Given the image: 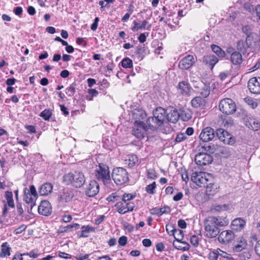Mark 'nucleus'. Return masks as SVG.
<instances>
[{
  "mask_svg": "<svg viewBox=\"0 0 260 260\" xmlns=\"http://www.w3.org/2000/svg\"><path fill=\"white\" fill-rule=\"evenodd\" d=\"M226 218L209 216L204 220L205 236L208 238H214L218 235L220 230L218 226H224L228 224Z\"/></svg>",
  "mask_w": 260,
  "mask_h": 260,
  "instance_id": "f257e3e1",
  "label": "nucleus"
},
{
  "mask_svg": "<svg viewBox=\"0 0 260 260\" xmlns=\"http://www.w3.org/2000/svg\"><path fill=\"white\" fill-rule=\"evenodd\" d=\"M85 177L81 172L75 171L65 174L63 176V182L67 185L76 188L82 187L85 182Z\"/></svg>",
  "mask_w": 260,
  "mask_h": 260,
  "instance_id": "f03ea898",
  "label": "nucleus"
},
{
  "mask_svg": "<svg viewBox=\"0 0 260 260\" xmlns=\"http://www.w3.org/2000/svg\"><path fill=\"white\" fill-rule=\"evenodd\" d=\"M153 116L149 117L147 120V124L151 129H155L160 126L166 121L167 111L158 107L153 111Z\"/></svg>",
  "mask_w": 260,
  "mask_h": 260,
  "instance_id": "7ed1b4c3",
  "label": "nucleus"
},
{
  "mask_svg": "<svg viewBox=\"0 0 260 260\" xmlns=\"http://www.w3.org/2000/svg\"><path fill=\"white\" fill-rule=\"evenodd\" d=\"M94 176L99 181H102L104 184L108 183L110 181L109 167L104 164H100L94 170Z\"/></svg>",
  "mask_w": 260,
  "mask_h": 260,
  "instance_id": "20e7f679",
  "label": "nucleus"
},
{
  "mask_svg": "<svg viewBox=\"0 0 260 260\" xmlns=\"http://www.w3.org/2000/svg\"><path fill=\"white\" fill-rule=\"evenodd\" d=\"M112 177L114 182L118 185H121L127 183L129 180L128 172L123 168L114 169Z\"/></svg>",
  "mask_w": 260,
  "mask_h": 260,
  "instance_id": "39448f33",
  "label": "nucleus"
},
{
  "mask_svg": "<svg viewBox=\"0 0 260 260\" xmlns=\"http://www.w3.org/2000/svg\"><path fill=\"white\" fill-rule=\"evenodd\" d=\"M23 200L24 201L29 204L30 209L36 205V202L38 198V194L34 185L30 186L29 189L25 187L23 190Z\"/></svg>",
  "mask_w": 260,
  "mask_h": 260,
  "instance_id": "423d86ee",
  "label": "nucleus"
},
{
  "mask_svg": "<svg viewBox=\"0 0 260 260\" xmlns=\"http://www.w3.org/2000/svg\"><path fill=\"white\" fill-rule=\"evenodd\" d=\"M219 108L223 113L227 115L232 114L236 111V105L233 100L225 98L220 102Z\"/></svg>",
  "mask_w": 260,
  "mask_h": 260,
  "instance_id": "0eeeda50",
  "label": "nucleus"
},
{
  "mask_svg": "<svg viewBox=\"0 0 260 260\" xmlns=\"http://www.w3.org/2000/svg\"><path fill=\"white\" fill-rule=\"evenodd\" d=\"M199 182H197V185L200 187H206V192L212 190L214 184L211 182L212 176L206 172H199Z\"/></svg>",
  "mask_w": 260,
  "mask_h": 260,
  "instance_id": "6e6552de",
  "label": "nucleus"
},
{
  "mask_svg": "<svg viewBox=\"0 0 260 260\" xmlns=\"http://www.w3.org/2000/svg\"><path fill=\"white\" fill-rule=\"evenodd\" d=\"M216 134L218 139L225 144L233 145L235 142V138L223 128L217 129Z\"/></svg>",
  "mask_w": 260,
  "mask_h": 260,
  "instance_id": "1a4fd4ad",
  "label": "nucleus"
},
{
  "mask_svg": "<svg viewBox=\"0 0 260 260\" xmlns=\"http://www.w3.org/2000/svg\"><path fill=\"white\" fill-rule=\"evenodd\" d=\"M115 206L117 208V212L119 213L123 214L133 211L135 205L133 202H126L122 201L117 202Z\"/></svg>",
  "mask_w": 260,
  "mask_h": 260,
  "instance_id": "9d476101",
  "label": "nucleus"
},
{
  "mask_svg": "<svg viewBox=\"0 0 260 260\" xmlns=\"http://www.w3.org/2000/svg\"><path fill=\"white\" fill-rule=\"evenodd\" d=\"M147 131V126L142 121H136L133 130V134L138 139L144 137V133Z\"/></svg>",
  "mask_w": 260,
  "mask_h": 260,
  "instance_id": "9b49d317",
  "label": "nucleus"
},
{
  "mask_svg": "<svg viewBox=\"0 0 260 260\" xmlns=\"http://www.w3.org/2000/svg\"><path fill=\"white\" fill-rule=\"evenodd\" d=\"M215 131L211 127L207 126L203 128L200 135V139L204 142L212 141L215 137Z\"/></svg>",
  "mask_w": 260,
  "mask_h": 260,
  "instance_id": "f8f14e48",
  "label": "nucleus"
},
{
  "mask_svg": "<svg viewBox=\"0 0 260 260\" xmlns=\"http://www.w3.org/2000/svg\"><path fill=\"white\" fill-rule=\"evenodd\" d=\"M213 161L211 155L206 153H199L195 157V161L199 166H206Z\"/></svg>",
  "mask_w": 260,
  "mask_h": 260,
  "instance_id": "ddd939ff",
  "label": "nucleus"
},
{
  "mask_svg": "<svg viewBox=\"0 0 260 260\" xmlns=\"http://www.w3.org/2000/svg\"><path fill=\"white\" fill-rule=\"evenodd\" d=\"M100 186L94 180H91L85 188V194L89 197H93L99 192Z\"/></svg>",
  "mask_w": 260,
  "mask_h": 260,
  "instance_id": "4468645a",
  "label": "nucleus"
},
{
  "mask_svg": "<svg viewBox=\"0 0 260 260\" xmlns=\"http://www.w3.org/2000/svg\"><path fill=\"white\" fill-rule=\"evenodd\" d=\"M192 90V87L190 85L189 83L187 81H182L180 82L178 84V92L183 96H190Z\"/></svg>",
  "mask_w": 260,
  "mask_h": 260,
  "instance_id": "2eb2a0df",
  "label": "nucleus"
},
{
  "mask_svg": "<svg viewBox=\"0 0 260 260\" xmlns=\"http://www.w3.org/2000/svg\"><path fill=\"white\" fill-rule=\"evenodd\" d=\"M235 238L234 232L231 230L223 231L218 236V241L222 244H226L231 242Z\"/></svg>",
  "mask_w": 260,
  "mask_h": 260,
  "instance_id": "dca6fc26",
  "label": "nucleus"
},
{
  "mask_svg": "<svg viewBox=\"0 0 260 260\" xmlns=\"http://www.w3.org/2000/svg\"><path fill=\"white\" fill-rule=\"evenodd\" d=\"M195 61L192 55H187L179 61L178 66L181 70H188L192 67Z\"/></svg>",
  "mask_w": 260,
  "mask_h": 260,
  "instance_id": "f3484780",
  "label": "nucleus"
},
{
  "mask_svg": "<svg viewBox=\"0 0 260 260\" xmlns=\"http://www.w3.org/2000/svg\"><path fill=\"white\" fill-rule=\"evenodd\" d=\"M248 87L249 91L253 94L260 93V77H253L251 78L248 83Z\"/></svg>",
  "mask_w": 260,
  "mask_h": 260,
  "instance_id": "a211bd4d",
  "label": "nucleus"
},
{
  "mask_svg": "<svg viewBox=\"0 0 260 260\" xmlns=\"http://www.w3.org/2000/svg\"><path fill=\"white\" fill-rule=\"evenodd\" d=\"M51 212L52 207L50 202L46 200L41 202L38 207L39 213L44 216H48Z\"/></svg>",
  "mask_w": 260,
  "mask_h": 260,
  "instance_id": "6ab92c4d",
  "label": "nucleus"
},
{
  "mask_svg": "<svg viewBox=\"0 0 260 260\" xmlns=\"http://www.w3.org/2000/svg\"><path fill=\"white\" fill-rule=\"evenodd\" d=\"M74 196L73 191L69 188H63L59 191L58 198L60 202H68L72 200Z\"/></svg>",
  "mask_w": 260,
  "mask_h": 260,
  "instance_id": "aec40b11",
  "label": "nucleus"
},
{
  "mask_svg": "<svg viewBox=\"0 0 260 260\" xmlns=\"http://www.w3.org/2000/svg\"><path fill=\"white\" fill-rule=\"evenodd\" d=\"M247 246V241L243 237H239L237 238L233 249L235 252H239L246 249Z\"/></svg>",
  "mask_w": 260,
  "mask_h": 260,
  "instance_id": "412c9836",
  "label": "nucleus"
},
{
  "mask_svg": "<svg viewBox=\"0 0 260 260\" xmlns=\"http://www.w3.org/2000/svg\"><path fill=\"white\" fill-rule=\"evenodd\" d=\"M179 115L176 109H171L169 113L167 112L166 120L170 122L176 123L179 119Z\"/></svg>",
  "mask_w": 260,
  "mask_h": 260,
  "instance_id": "4be33fe9",
  "label": "nucleus"
},
{
  "mask_svg": "<svg viewBox=\"0 0 260 260\" xmlns=\"http://www.w3.org/2000/svg\"><path fill=\"white\" fill-rule=\"evenodd\" d=\"M245 123L247 127L253 131H257L260 127V123L253 118H246Z\"/></svg>",
  "mask_w": 260,
  "mask_h": 260,
  "instance_id": "5701e85b",
  "label": "nucleus"
},
{
  "mask_svg": "<svg viewBox=\"0 0 260 260\" xmlns=\"http://www.w3.org/2000/svg\"><path fill=\"white\" fill-rule=\"evenodd\" d=\"M53 185L50 183H45L42 185L39 189L41 196H47L52 191Z\"/></svg>",
  "mask_w": 260,
  "mask_h": 260,
  "instance_id": "b1692460",
  "label": "nucleus"
},
{
  "mask_svg": "<svg viewBox=\"0 0 260 260\" xmlns=\"http://www.w3.org/2000/svg\"><path fill=\"white\" fill-rule=\"evenodd\" d=\"M206 104L205 100L201 96H197L194 97L191 101V105L194 108H202L205 106Z\"/></svg>",
  "mask_w": 260,
  "mask_h": 260,
  "instance_id": "393cba45",
  "label": "nucleus"
},
{
  "mask_svg": "<svg viewBox=\"0 0 260 260\" xmlns=\"http://www.w3.org/2000/svg\"><path fill=\"white\" fill-rule=\"evenodd\" d=\"M203 61L211 66V69H212L218 61V59L214 55H209L204 57Z\"/></svg>",
  "mask_w": 260,
  "mask_h": 260,
  "instance_id": "a878e982",
  "label": "nucleus"
},
{
  "mask_svg": "<svg viewBox=\"0 0 260 260\" xmlns=\"http://www.w3.org/2000/svg\"><path fill=\"white\" fill-rule=\"evenodd\" d=\"M245 225V221L244 219L239 218L235 219L232 222V226L235 230H240L243 229Z\"/></svg>",
  "mask_w": 260,
  "mask_h": 260,
  "instance_id": "bb28decb",
  "label": "nucleus"
},
{
  "mask_svg": "<svg viewBox=\"0 0 260 260\" xmlns=\"http://www.w3.org/2000/svg\"><path fill=\"white\" fill-rule=\"evenodd\" d=\"M247 42L248 41H246V40L245 41L240 40L237 43V49L243 54L247 53V50L249 47V45Z\"/></svg>",
  "mask_w": 260,
  "mask_h": 260,
  "instance_id": "cd10ccee",
  "label": "nucleus"
},
{
  "mask_svg": "<svg viewBox=\"0 0 260 260\" xmlns=\"http://www.w3.org/2000/svg\"><path fill=\"white\" fill-rule=\"evenodd\" d=\"M5 198L7 201L8 206L10 208H14L15 204L13 200V194L11 191H6L4 194Z\"/></svg>",
  "mask_w": 260,
  "mask_h": 260,
  "instance_id": "c85d7f7f",
  "label": "nucleus"
},
{
  "mask_svg": "<svg viewBox=\"0 0 260 260\" xmlns=\"http://www.w3.org/2000/svg\"><path fill=\"white\" fill-rule=\"evenodd\" d=\"M231 60L234 64H239L242 62L241 53L239 52L235 51L231 55Z\"/></svg>",
  "mask_w": 260,
  "mask_h": 260,
  "instance_id": "c756f323",
  "label": "nucleus"
},
{
  "mask_svg": "<svg viewBox=\"0 0 260 260\" xmlns=\"http://www.w3.org/2000/svg\"><path fill=\"white\" fill-rule=\"evenodd\" d=\"M82 231L80 235V238H86L89 236V234L91 232H94V228L90 225H83L81 227Z\"/></svg>",
  "mask_w": 260,
  "mask_h": 260,
  "instance_id": "7c9ffc66",
  "label": "nucleus"
},
{
  "mask_svg": "<svg viewBox=\"0 0 260 260\" xmlns=\"http://www.w3.org/2000/svg\"><path fill=\"white\" fill-rule=\"evenodd\" d=\"M173 245L177 249L182 250L183 251L187 250L189 248V245L187 243L182 242V241L180 242H178L176 241H174Z\"/></svg>",
  "mask_w": 260,
  "mask_h": 260,
  "instance_id": "2f4dec72",
  "label": "nucleus"
},
{
  "mask_svg": "<svg viewBox=\"0 0 260 260\" xmlns=\"http://www.w3.org/2000/svg\"><path fill=\"white\" fill-rule=\"evenodd\" d=\"M179 117L184 121H188L192 117L191 112L188 109L180 111Z\"/></svg>",
  "mask_w": 260,
  "mask_h": 260,
  "instance_id": "473e14b6",
  "label": "nucleus"
},
{
  "mask_svg": "<svg viewBox=\"0 0 260 260\" xmlns=\"http://www.w3.org/2000/svg\"><path fill=\"white\" fill-rule=\"evenodd\" d=\"M138 161V158L135 154H130L128 155V158L125 160V164L129 167L134 166Z\"/></svg>",
  "mask_w": 260,
  "mask_h": 260,
  "instance_id": "72a5a7b5",
  "label": "nucleus"
},
{
  "mask_svg": "<svg viewBox=\"0 0 260 260\" xmlns=\"http://www.w3.org/2000/svg\"><path fill=\"white\" fill-rule=\"evenodd\" d=\"M10 249L11 248L9 246V245L7 242L4 243L1 247V253L0 254V256L1 257H4L7 255H10Z\"/></svg>",
  "mask_w": 260,
  "mask_h": 260,
  "instance_id": "f704fd0d",
  "label": "nucleus"
},
{
  "mask_svg": "<svg viewBox=\"0 0 260 260\" xmlns=\"http://www.w3.org/2000/svg\"><path fill=\"white\" fill-rule=\"evenodd\" d=\"M212 50L219 57L223 58L225 55V52L219 46L215 45H212Z\"/></svg>",
  "mask_w": 260,
  "mask_h": 260,
  "instance_id": "c9c22d12",
  "label": "nucleus"
},
{
  "mask_svg": "<svg viewBox=\"0 0 260 260\" xmlns=\"http://www.w3.org/2000/svg\"><path fill=\"white\" fill-rule=\"evenodd\" d=\"M210 88L209 86L204 84L203 86L201 87L200 93L202 96L203 98H204V99L205 98L208 96V95L210 94Z\"/></svg>",
  "mask_w": 260,
  "mask_h": 260,
  "instance_id": "e433bc0d",
  "label": "nucleus"
},
{
  "mask_svg": "<svg viewBox=\"0 0 260 260\" xmlns=\"http://www.w3.org/2000/svg\"><path fill=\"white\" fill-rule=\"evenodd\" d=\"M52 115L51 110L48 109H45L39 115L45 120H49Z\"/></svg>",
  "mask_w": 260,
  "mask_h": 260,
  "instance_id": "4c0bfd02",
  "label": "nucleus"
},
{
  "mask_svg": "<svg viewBox=\"0 0 260 260\" xmlns=\"http://www.w3.org/2000/svg\"><path fill=\"white\" fill-rule=\"evenodd\" d=\"M173 236L175 239L176 241L180 242L184 237V233L183 231L179 229H176Z\"/></svg>",
  "mask_w": 260,
  "mask_h": 260,
  "instance_id": "58836bf2",
  "label": "nucleus"
},
{
  "mask_svg": "<svg viewBox=\"0 0 260 260\" xmlns=\"http://www.w3.org/2000/svg\"><path fill=\"white\" fill-rule=\"evenodd\" d=\"M156 188V184L155 182L148 185L145 187L146 191L150 194H153L155 192V189Z\"/></svg>",
  "mask_w": 260,
  "mask_h": 260,
  "instance_id": "ea45409f",
  "label": "nucleus"
},
{
  "mask_svg": "<svg viewBox=\"0 0 260 260\" xmlns=\"http://www.w3.org/2000/svg\"><path fill=\"white\" fill-rule=\"evenodd\" d=\"M76 91V84L73 83L71 84L66 89V93L69 96H72L74 94Z\"/></svg>",
  "mask_w": 260,
  "mask_h": 260,
  "instance_id": "a19ab883",
  "label": "nucleus"
},
{
  "mask_svg": "<svg viewBox=\"0 0 260 260\" xmlns=\"http://www.w3.org/2000/svg\"><path fill=\"white\" fill-rule=\"evenodd\" d=\"M121 63V66L123 68H131L132 67H133V61L130 58L128 57L123 58L122 60Z\"/></svg>",
  "mask_w": 260,
  "mask_h": 260,
  "instance_id": "79ce46f5",
  "label": "nucleus"
},
{
  "mask_svg": "<svg viewBox=\"0 0 260 260\" xmlns=\"http://www.w3.org/2000/svg\"><path fill=\"white\" fill-rule=\"evenodd\" d=\"M145 50L146 49L145 45H138L136 47V50L135 53L139 55V57H140L142 59L143 58L144 53H145Z\"/></svg>",
  "mask_w": 260,
  "mask_h": 260,
  "instance_id": "37998d69",
  "label": "nucleus"
},
{
  "mask_svg": "<svg viewBox=\"0 0 260 260\" xmlns=\"http://www.w3.org/2000/svg\"><path fill=\"white\" fill-rule=\"evenodd\" d=\"M228 209V206L226 204L223 205H216L214 206L212 210H214L217 212H220L221 211H225Z\"/></svg>",
  "mask_w": 260,
  "mask_h": 260,
  "instance_id": "c03bdc74",
  "label": "nucleus"
},
{
  "mask_svg": "<svg viewBox=\"0 0 260 260\" xmlns=\"http://www.w3.org/2000/svg\"><path fill=\"white\" fill-rule=\"evenodd\" d=\"M166 231L170 236H173L176 229L174 224L172 223L167 224L166 226Z\"/></svg>",
  "mask_w": 260,
  "mask_h": 260,
  "instance_id": "a18cd8bd",
  "label": "nucleus"
},
{
  "mask_svg": "<svg viewBox=\"0 0 260 260\" xmlns=\"http://www.w3.org/2000/svg\"><path fill=\"white\" fill-rule=\"evenodd\" d=\"M147 173L148 178L150 179L154 180L157 177V173L153 169H150L148 170Z\"/></svg>",
  "mask_w": 260,
  "mask_h": 260,
  "instance_id": "49530a36",
  "label": "nucleus"
},
{
  "mask_svg": "<svg viewBox=\"0 0 260 260\" xmlns=\"http://www.w3.org/2000/svg\"><path fill=\"white\" fill-rule=\"evenodd\" d=\"M217 249L214 250L209 252L208 254V258L210 260H217L219 257L218 253L217 252Z\"/></svg>",
  "mask_w": 260,
  "mask_h": 260,
  "instance_id": "de8ad7c7",
  "label": "nucleus"
},
{
  "mask_svg": "<svg viewBox=\"0 0 260 260\" xmlns=\"http://www.w3.org/2000/svg\"><path fill=\"white\" fill-rule=\"evenodd\" d=\"M121 198L117 194L116 192H114L111 194L107 198V200L108 202H115L119 200Z\"/></svg>",
  "mask_w": 260,
  "mask_h": 260,
  "instance_id": "09e8293b",
  "label": "nucleus"
},
{
  "mask_svg": "<svg viewBox=\"0 0 260 260\" xmlns=\"http://www.w3.org/2000/svg\"><path fill=\"white\" fill-rule=\"evenodd\" d=\"M242 32L245 34L247 37L246 38V41H248L250 40V36L249 35L251 34V28L249 25H245L242 28Z\"/></svg>",
  "mask_w": 260,
  "mask_h": 260,
  "instance_id": "8fccbe9b",
  "label": "nucleus"
},
{
  "mask_svg": "<svg viewBox=\"0 0 260 260\" xmlns=\"http://www.w3.org/2000/svg\"><path fill=\"white\" fill-rule=\"evenodd\" d=\"M135 197V195L132 193H125L123 194L121 199L123 202H128L129 201L133 200Z\"/></svg>",
  "mask_w": 260,
  "mask_h": 260,
  "instance_id": "3c124183",
  "label": "nucleus"
},
{
  "mask_svg": "<svg viewBox=\"0 0 260 260\" xmlns=\"http://www.w3.org/2000/svg\"><path fill=\"white\" fill-rule=\"evenodd\" d=\"M245 100L247 104L251 106L252 108H255L257 106V103L254 100L250 98H246Z\"/></svg>",
  "mask_w": 260,
  "mask_h": 260,
  "instance_id": "603ef678",
  "label": "nucleus"
},
{
  "mask_svg": "<svg viewBox=\"0 0 260 260\" xmlns=\"http://www.w3.org/2000/svg\"><path fill=\"white\" fill-rule=\"evenodd\" d=\"M199 172H194L192 173L191 176V180L195 183L196 185H197V182H199Z\"/></svg>",
  "mask_w": 260,
  "mask_h": 260,
  "instance_id": "864d4df0",
  "label": "nucleus"
},
{
  "mask_svg": "<svg viewBox=\"0 0 260 260\" xmlns=\"http://www.w3.org/2000/svg\"><path fill=\"white\" fill-rule=\"evenodd\" d=\"M186 138H187V137L185 135V134L180 133L177 135V136L175 138V141H176V142L180 143L181 142L184 141Z\"/></svg>",
  "mask_w": 260,
  "mask_h": 260,
  "instance_id": "5fc2aeb1",
  "label": "nucleus"
},
{
  "mask_svg": "<svg viewBox=\"0 0 260 260\" xmlns=\"http://www.w3.org/2000/svg\"><path fill=\"white\" fill-rule=\"evenodd\" d=\"M199 237L196 235H193L190 238V243L194 247H197L199 245Z\"/></svg>",
  "mask_w": 260,
  "mask_h": 260,
  "instance_id": "6e6d98bb",
  "label": "nucleus"
},
{
  "mask_svg": "<svg viewBox=\"0 0 260 260\" xmlns=\"http://www.w3.org/2000/svg\"><path fill=\"white\" fill-rule=\"evenodd\" d=\"M217 252L218 253L219 256L224 258L225 259L228 258V257H229V256L231 255L230 254L224 251L219 248H217Z\"/></svg>",
  "mask_w": 260,
  "mask_h": 260,
  "instance_id": "4d7b16f0",
  "label": "nucleus"
},
{
  "mask_svg": "<svg viewBox=\"0 0 260 260\" xmlns=\"http://www.w3.org/2000/svg\"><path fill=\"white\" fill-rule=\"evenodd\" d=\"M23 255H29L30 257L32 258H37L39 255V254L38 253L37 250H32L30 251L29 253H23Z\"/></svg>",
  "mask_w": 260,
  "mask_h": 260,
  "instance_id": "13d9d810",
  "label": "nucleus"
},
{
  "mask_svg": "<svg viewBox=\"0 0 260 260\" xmlns=\"http://www.w3.org/2000/svg\"><path fill=\"white\" fill-rule=\"evenodd\" d=\"M127 241V238L124 236L120 237L118 240L119 244L121 246H125L126 244Z\"/></svg>",
  "mask_w": 260,
  "mask_h": 260,
  "instance_id": "bf43d9fd",
  "label": "nucleus"
},
{
  "mask_svg": "<svg viewBox=\"0 0 260 260\" xmlns=\"http://www.w3.org/2000/svg\"><path fill=\"white\" fill-rule=\"evenodd\" d=\"M100 21V19L99 17H95L94 19L93 23L91 24L90 26V28L92 30L95 31L96 30L98 26V23Z\"/></svg>",
  "mask_w": 260,
  "mask_h": 260,
  "instance_id": "052dcab7",
  "label": "nucleus"
},
{
  "mask_svg": "<svg viewBox=\"0 0 260 260\" xmlns=\"http://www.w3.org/2000/svg\"><path fill=\"white\" fill-rule=\"evenodd\" d=\"M26 225H25V224H22L14 231V233L16 235L21 234L23 231H24L26 229Z\"/></svg>",
  "mask_w": 260,
  "mask_h": 260,
  "instance_id": "680f3d73",
  "label": "nucleus"
},
{
  "mask_svg": "<svg viewBox=\"0 0 260 260\" xmlns=\"http://www.w3.org/2000/svg\"><path fill=\"white\" fill-rule=\"evenodd\" d=\"M58 256L60 257L63 258L65 259H70L71 258L72 256L70 254L65 253L64 252H59L58 253Z\"/></svg>",
  "mask_w": 260,
  "mask_h": 260,
  "instance_id": "e2e57ef3",
  "label": "nucleus"
},
{
  "mask_svg": "<svg viewBox=\"0 0 260 260\" xmlns=\"http://www.w3.org/2000/svg\"><path fill=\"white\" fill-rule=\"evenodd\" d=\"M13 12L15 14V15L20 16L22 14V13L23 12V10H22V7H17L14 9Z\"/></svg>",
  "mask_w": 260,
  "mask_h": 260,
  "instance_id": "0e129e2a",
  "label": "nucleus"
},
{
  "mask_svg": "<svg viewBox=\"0 0 260 260\" xmlns=\"http://www.w3.org/2000/svg\"><path fill=\"white\" fill-rule=\"evenodd\" d=\"M254 250L256 254L260 257V240L256 243Z\"/></svg>",
  "mask_w": 260,
  "mask_h": 260,
  "instance_id": "69168bd1",
  "label": "nucleus"
},
{
  "mask_svg": "<svg viewBox=\"0 0 260 260\" xmlns=\"http://www.w3.org/2000/svg\"><path fill=\"white\" fill-rule=\"evenodd\" d=\"M183 197V193L181 192H179L174 196L173 200L176 202L179 201L182 199Z\"/></svg>",
  "mask_w": 260,
  "mask_h": 260,
  "instance_id": "338daca9",
  "label": "nucleus"
},
{
  "mask_svg": "<svg viewBox=\"0 0 260 260\" xmlns=\"http://www.w3.org/2000/svg\"><path fill=\"white\" fill-rule=\"evenodd\" d=\"M27 12L30 15H34L36 13L35 8L32 6H29L27 8Z\"/></svg>",
  "mask_w": 260,
  "mask_h": 260,
  "instance_id": "774afa93",
  "label": "nucleus"
}]
</instances>
